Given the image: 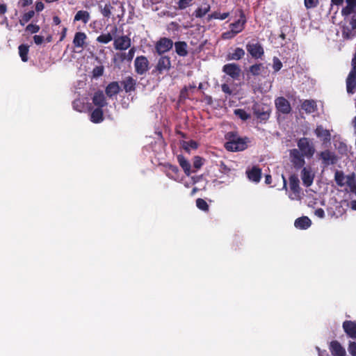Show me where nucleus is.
<instances>
[{
  "label": "nucleus",
  "instance_id": "f257e3e1",
  "mask_svg": "<svg viewBox=\"0 0 356 356\" xmlns=\"http://www.w3.org/2000/svg\"><path fill=\"white\" fill-rule=\"evenodd\" d=\"M226 142L225 148L229 152H241L248 148V143L250 142L247 137H241L237 132L229 131L225 135Z\"/></svg>",
  "mask_w": 356,
  "mask_h": 356
},
{
  "label": "nucleus",
  "instance_id": "f03ea898",
  "mask_svg": "<svg viewBox=\"0 0 356 356\" xmlns=\"http://www.w3.org/2000/svg\"><path fill=\"white\" fill-rule=\"evenodd\" d=\"M298 150L307 159H311L315 154L316 149L310 138L302 137L297 140Z\"/></svg>",
  "mask_w": 356,
  "mask_h": 356
},
{
  "label": "nucleus",
  "instance_id": "7ed1b4c3",
  "mask_svg": "<svg viewBox=\"0 0 356 356\" xmlns=\"http://www.w3.org/2000/svg\"><path fill=\"white\" fill-rule=\"evenodd\" d=\"M289 158L293 166L296 170L304 167L305 164V158L306 157L297 149L294 148L289 150Z\"/></svg>",
  "mask_w": 356,
  "mask_h": 356
},
{
  "label": "nucleus",
  "instance_id": "20e7f679",
  "mask_svg": "<svg viewBox=\"0 0 356 356\" xmlns=\"http://www.w3.org/2000/svg\"><path fill=\"white\" fill-rule=\"evenodd\" d=\"M173 42L171 39L163 37L161 38L155 44V50L159 55L169 51L173 47Z\"/></svg>",
  "mask_w": 356,
  "mask_h": 356
},
{
  "label": "nucleus",
  "instance_id": "39448f33",
  "mask_svg": "<svg viewBox=\"0 0 356 356\" xmlns=\"http://www.w3.org/2000/svg\"><path fill=\"white\" fill-rule=\"evenodd\" d=\"M254 114L261 121L267 120L270 115V108L266 104H255L253 106Z\"/></svg>",
  "mask_w": 356,
  "mask_h": 356
},
{
  "label": "nucleus",
  "instance_id": "423d86ee",
  "mask_svg": "<svg viewBox=\"0 0 356 356\" xmlns=\"http://www.w3.org/2000/svg\"><path fill=\"white\" fill-rule=\"evenodd\" d=\"M149 63L145 56H137L134 61L135 72L139 75L145 74L148 70Z\"/></svg>",
  "mask_w": 356,
  "mask_h": 356
},
{
  "label": "nucleus",
  "instance_id": "0eeeda50",
  "mask_svg": "<svg viewBox=\"0 0 356 356\" xmlns=\"http://www.w3.org/2000/svg\"><path fill=\"white\" fill-rule=\"evenodd\" d=\"M275 105L277 111L282 114L287 115L291 111V106L289 102L284 97H277L275 100Z\"/></svg>",
  "mask_w": 356,
  "mask_h": 356
},
{
  "label": "nucleus",
  "instance_id": "6e6552de",
  "mask_svg": "<svg viewBox=\"0 0 356 356\" xmlns=\"http://www.w3.org/2000/svg\"><path fill=\"white\" fill-rule=\"evenodd\" d=\"M161 56L155 66V72L159 74L169 71L172 67L170 58L168 56Z\"/></svg>",
  "mask_w": 356,
  "mask_h": 356
},
{
  "label": "nucleus",
  "instance_id": "1a4fd4ad",
  "mask_svg": "<svg viewBox=\"0 0 356 356\" xmlns=\"http://www.w3.org/2000/svg\"><path fill=\"white\" fill-rule=\"evenodd\" d=\"M246 49L250 56L255 59L261 58L264 54V48L259 42L248 43Z\"/></svg>",
  "mask_w": 356,
  "mask_h": 356
},
{
  "label": "nucleus",
  "instance_id": "9d476101",
  "mask_svg": "<svg viewBox=\"0 0 356 356\" xmlns=\"http://www.w3.org/2000/svg\"><path fill=\"white\" fill-rule=\"evenodd\" d=\"M318 157L322 160L325 165H334L337 162L338 158L334 152L330 149H325L318 154Z\"/></svg>",
  "mask_w": 356,
  "mask_h": 356
},
{
  "label": "nucleus",
  "instance_id": "9b49d317",
  "mask_svg": "<svg viewBox=\"0 0 356 356\" xmlns=\"http://www.w3.org/2000/svg\"><path fill=\"white\" fill-rule=\"evenodd\" d=\"M131 40L128 35H122L114 38L113 46L116 50H126L131 47Z\"/></svg>",
  "mask_w": 356,
  "mask_h": 356
},
{
  "label": "nucleus",
  "instance_id": "f8f14e48",
  "mask_svg": "<svg viewBox=\"0 0 356 356\" xmlns=\"http://www.w3.org/2000/svg\"><path fill=\"white\" fill-rule=\"evenodd\" d=\"M346 90L348 94H354L356 90V67H352L346 80Z\"/></svg>",
  "mask_w": 356,
  "mask_h": 356
},
{
  "label": "nucleus",
  "instance_id": "ddd939ff",
  "mask_svg": "<svg viewBox=\"0 0 356 356\" xmlns=\"http://www.w3.org/2000/svg\"><path fill=\"white\" fill-rule=\"evenodd\" d=\"M222 72L233 79H238L241 74V68L236 63H228L222 67Z\"/></svg>",
  "mask_w": 356,
  "mask_h": 356
},
{
  "label": "nucleus",
  "instance_id": "4468645a",
  "mask_svg": "<svg viewBox=\"0 0 356 356\" xmlns=\"http://www.w3.org/2000/svg\"><path fill=\"white\" fill-rule=\"evenodd\" d=\"M245 23V16L243 10H241L240 19L234 23H231L229 24V28L234 33L237 35L244 29Z\"/></svg>",
  "mask_w": 356,
  "mask_h": 356
},
{
  "label": "nucleus",
  "instance_id": "2eb2a0df",
  "mask_svg": "<svg viewBox=\"0 0 356 356\" xmlns=\"http://www.w3.org/2000/svg\"><path fill=\"white\" fill-rule=\"evenodd\" d=\"M137 81L131 76L125 77L122 81L121 85L123 87V90L127 93H131L134 92L136 89Z\"/></svg>",
  "mask_w": 356,
  "mask_h": 356
},
{
  "label": "nucleus",
  "instance_id": "dca6fc26",
  "mask_svg": "<svg viewBox=\"0 0 356 356\" xmlns=\"http://www.w3.org/2000/svg\"><path fill=\"white\" fill-rule=\"evenodd\" d=\"M329 349L333 356H346L345 348L337 340L332 341L330 343Z\"/></svg>",
  "mask_w": 356,
  "mask_h": 356
},
{
  "label": "nucleus",
  "instance_id": "f3484780",
  "mask_svg": "<svg viewBox=\"0 0 356 356\" xmlns=\"http://www.w3.org/2000/svg\"><path fill=\"white\" fill-rule=\"evenodd\" d=\"M342 326L344 332L349 337L356 339V322L345 321Z\"/></svg>",
  "mask_w": 356,
  "mask_h": 356
},
{
  "label": "nucleus",
  "instance_id": "a211bd4d",
  "mask_svg": "<svg viewBox=\"0 0 356 356\" xmlns=\"http://www.w3.org/2000/svg\"><path fill=\"white\" fill-rule=\"evenodd\" d=\"M248 178L255 183L260 181L261 178V170L258 166H253L246 171Z\"/></svg>",
  "mask_w": 356,
  "mask_h": 356
},
{
  "label": "nucleus",
  "instance_id": "6ab92c4d",
  "mask_svg": "<svg viewBox=\"0 0 356 356\" xmlns=\"http://www.w3.org/2000/svg\"><path fill=\"white\" fill-rule=\"evenodd\" d=\"M91 16L90 12L85 10H78L73 19V22H81L83 24H86L90 20Z\"/></svg>",
  "mask_w": 356,
  "mask_h": 356
},
{
  "label": "nucleus",
  "instance_id": "aec40b11",
  "mask_svg": "<svg viewBox=\"0 0 356 356\" xmlns=\"http://www.w3.org/2000/svg\"><path fill=\"white\" fill-rule=\"evenodd\" d=\"M301 178L303 184L305 186L309 187L313 183L314 175L312 174V171L309 169L303 167L301 171Z\"/></svg>",
  "mask_w": 356,
  "mask_h": 356
},
{
  "label": "nucleus",
  "instance_id": "412c9836",
  "mask_svg": "<svg viewBox=\"0 0 356 356\" xmlns=\"http://www.w3.org/2000/svg\"><path fill=\"white\" fill-rule=\"evenodd\" d=\"M117 31L118 28L116 26H114L111 33H102L97 38L96 40L97 42L102 44H108L113 40V35H115L117 33Z\"/></svg>",
  "mask_w": 356,
  "mask_h": 356
},
{
  "label": "nucleus",
  "instance_id": "4be33fe9",
  "mask_svg": "<svg viewBox=\"0 0 356 356\" xmlns=\"http://www.w3.org/2000/svg\"><path fill=\"white\" fill-rule=\"evenodd\" d=\"M163 166L165 168V174L170 179H176L178 178L179 170L177 165L166 163Z\"/></svg>",
  "mask_w": 356,
  "mask_h": 356
},
{
  "label": "nucleus",
  "instance_id": "5701e85b",
  "mask_svg": "<svg viewBox=\"0 0 356 356\" xmlns=\"http://www.w3.org/2000/svg\"><path fill=\"white\" fill-rule=\"evenodd\" d=\"M121 90L120 86L118 81L111 82L106 88L105 92L109 97H112L118 95Z\"/></svg>",
  "mask_w": 356,
  "mask_h": 356
},
{
  "label": "nucleus",
  "instance_id": "b1692460",
  "mask_svg": "<svg viewBox=\"0 0 356 356\" xmlns=\"http://www.w3.org/2000/svg\"><path fill=\"white\" fill-rule=\"evenodd\" d=\"M301 108L308 114L314 113L317 110L316 102L313 99H305L301 104Z\"/></svg>",
  "mask_w": 356,
  "mask_h": 356
},
{
  "label": "nucleus",
  "instance_id": "393cba45",
  "mask_svg": "<svg viewBox=\"0 0 356 356\" xmlns=\"http://www.w3.org/2000/svg\"><path fill=\"white\" fill-rule=\"evenodd\" d=\"M175 52L181 57H185L188 54V44L184 41H178L175 44Z\"/></svg>",
  "mask_w": 356,
  "mask_h": 356
},
{
  "label": "nucleus",
  "instance_id": "a878e982",
  "mask_svg": "<svg viewBox=\"0 0 356 356\" xmlns=\"http://www.w3.org/2000/svg\"><path fill=\"white\" fill-rule=\"evenodd\" d=\"M92 102L98 108H103L107 104L105 96L102 91H97L94 94Z\"/></svg>",
  "mask_w": 356,
  "mask_h": 356
},
{
  "label": "nucleus",
  "instance_id": "bb28decb",
  "mask_svg": "<svg viewBox=\"0 0 356 356\" xmlns=\"http://www.w3.org/2000/svg\"><path fill=\"white\" fill-rule=\"evenodd\" d=\"M87 35L83 32H76L73 39V44L75 47L83 48L86 44Z\"/></svg>",
  "mask_w": 356,
  "mask_h": 356
},
{
  "label": "nucleus",
  "instance_id": "cd10ccee",
  "mask_svg": "<svg viewBox=\"0 0 356 356\" xmlns=\"http://www.w3.org/2000/svg\"><path fill=\"white\" fill-rule=\"evenodd\" d=\"M312 225L311 220L307 216H302L295 220L294 225L296 228L306 229Z\"/></svg>",
  "mask_w": 356,
  "mask_h": 356
},
{
  "label": "nucleus",
  "instance_id": "c85d7f7f",
  "mask_svg": "<svg viewBox=\"0 0 356 356\" xmlns=\"http://www.w3.org/2000/svg\"><path fill=\"white\" fill-rule=\"evenodd\" d=\"M245 51L241 47H236L233 52L229 53L227 56V60H238L245 56Z\"/></svg>",
  "mask_w": 356,
  "mask_h": 356
},
{
  "label": "nucleus",
  "instance_id": "c756f323",
  "mask_svg": "<svg viewBox=\"0 0 356 356\" xmlns=\"http://www.w3.org/2000/svg\"><path fill=\"white\" fill-rule=\"evenodd\" d=\"M314 133L318 138H323L324 142H328L330 140L331 134L327 129H324L322 125H318L314 130Z\"/></svg>",
  "mask_w": 356,
  "mask_h": 356
},
{
  "label": "nucleus",
  "instance_id": "7c9ffc66",
  "mask_svg": "<svg viewBox=\"0 0 356 356\" xmlns=\"http://www.w3.org/2000/svg\"><path fill=\"white\" fill-rule=\"evenodd\" d=\"M177 158V161L183 169L184 173L187 176H189L191 175V164L181 154L178 155Z\"/></svg>",
  "mask_w": 356,
  "mask_h": 356
},
{
  "label": "nucleus",
  "instance_id": "2f4dec72",
  "mask_svg": "<svg viewBox=\"0 0 356 356\" xmlns=\"http://www.w3.org/2000/svg\"><path fill=\"white\" fill-rule=\"evenodd\" d=\"M289 186L291 191L293 193H300V181L298 176L295 174L291 175L289 178Z\"/></svg>",
  "mask_w": 356,
  "mask_h": 356
},
{
  "label": "nucleus",
  "instance_id": "473e14b6",
  "mask_svg": "<svg viewBox=\"0 0 356 356\" xmlns=\"http://www.w3.org/2000/svg\"><path fill=\"white\" fill-rule=\"evenodd\" d=\"M104 120V113L102 108H96L92 111L90 115V120L93 123H99Z\"/></svg>",
  "mask_w": 356,
  "mask_h": 356
},
{
  "label": "nucleus",
  "instance_id": "72a5a7b5",
  "mask_svg": "<svg viewBox=\"0 0 356 356\" xmlns=\"http://www.w3.org/2000/svg\"><path fill=\"white\" fill-rule=\"evenodd\" d=\"M346 2L347 5L342 8L341 13L343 15H349L356 8V0H346Z\"/></svg>",
  "mask_w": 356,
  "mask_h": 356
},
{
  "label": "nucleus",
  "instance_id": "f704fd0d",
  "mask_svg": "<svg viewBox=\"0 0 356 356\" xmlns=\"http://www.w3.org/2000/svg\"><path fill=\"white\" fill-rule=\"evenodd\" d=\"M264 70L265 67L263 63H257L249 67L248 72L252 76H259L264 71Z\"/></svg>",
  "mask_w": 356,
  "mask_h": 356
},
{
  "label": "nucleus",
  "instance_id": "c9c22d12",
  "mask_svg": "<svg viewBox=\"0 0 356 356\" xmlns=\"http://www.w3.org/2000/svg\"><path fill=\"white\" fill-rule=\"evenodd\" d=\"M334 181L338 186L343 187L346 185V176L343 171L338 170L335 171Z\"/></svg>",
  "mask_w": 356,
  "mask_h": 356
},
{
  "label": "nucleus",
  "instance_id": "e433bc0d",
  "mask_svg": "<svg viewBox=\"0 0 356 356\" xmlns=\"http://www.w3.org/2000/svg\"><path fill=\"white\" fill-rule=\"evenodd\" d=\"M19 54L23 62H27L29 60V47L26 44H20L18 47Z\"/></svg>",
  "mask_w": 356,
  "mask_h": 356
},
{
  "label": "nucleus",
  "instance_id": "4c0bfd02",
  "mask_svg": "<svg viewBox=\"0 0 356 356\" xmlns=\"http://www.w3.org/2000/svg\"><path fill=\"white\" fill-rule=\"evenodd\" d=\"M342 35L344 38L351 39L356 35V30L350 29L349 24L344 25L342 27Z\"/></svg>",
  "mask_w": 356,
  "mask_h": 356
},
{
  "label": "nucleus",
  "instance_id": "58836bf2",
  "mask_svg": "<svg viewBox=\"0 0 356 356\" xmlns=\"http://www.w3.org/2000/svg\"><path fill=\"white\" fill-rule=\"evenodd\" d=\"M229 16V13H220V12L215 11L207 16V21L210 22L211 19H220L224 20Z\"/></svg>",
  "mask_w": 356,
  "mask_h": 356
},
{
  "label": "nucleus",
  "instance_id": "ea45409f",
  "mask_svg": "<svg viewBox=\"0 0 356 356\" xmlns=\"http://www.w3.org/2000/svg\"><path fill=\"white\" fill-rule=\"evenodd\" d=\"M136 52L135 47H131L127 53H122L120 55V61L123 62L124 60H127L128 62H131L134 58V54Z\"/></svg>",
  "mask_w": 356,
  "mask_h": 356
},
{
  "label": "nucleus",
  "instance_id": "a19ab883",
  "mask_svg": "<svg viewBox=\"0 0 356 356\" xmlns=\"http://www.w3.org/2000/svg\"><path fill=\"white\" fill-rule=\"evenodd\" d=\"M34 15L35 12L33 10H29V12L24 13L19 21V24L21 26H24L27 22H29L31 19V18L33 17Z\"/></svg>",
  "mask_w": 356,
  "mask_h": 356
},
{
  "label": "nucleus",
  "instance_id": "79ce46f5",
  "mask_svg": "<svg viewBox=\"0 0 356 356\" xmlns=\"http://www.w3.org/2000/svg\"><path fill=\"white\" fill-rule=\"evenodd\" d=\"M210 6L208 5L207 7L205 8H202V7H199L197 8L195 12H194V15L195 16V17L197 18H202L207 13L209 12L210 10Z\"/></svg>",
  "mask_w": 356,
  "mask_h": 356
},
{
  "label": "nucleus",
  "instance_id": "37998d69",
  "mask_svg": "<svg viewBox=\"0 0 356 356\" xmlns=\"http://www.w3.org/2000/svg\"><path fill=\"white\" fill-rule=\"evenodd\" d=\"M196 206L199 209L204 211H208L209 209L207 202L202 198H197L196 200Z\"/></svg>",
  "mask_w": 356,
  "mask_h": 356
},
{
  "label": "nucleus",
  "instance_id": "c03bdc74",
  "mask_svg": "<svg viewBox=\"0 0 356 356\" xmlns=\"http://www.w3.org/2000/svg\"><path fill=\"white\" fill-rule=\"evenodd\" d=\"M234 114L243 120H247L250 118V115L241 108L235 109Z\"/></svg>",
  "mask_w": 356,
  "mask_h": 356
},
{
  "label": "nucleus",
  "instance_id": "a18cd8bd",
  "mask_svg": "<svg viewBox=\"0 0 356 356\" xmlns=\"http://www.w3.org/2000/svg\"><path fill=\"white\" fill-rule=\"evenodd\" d=\"M183 147L186 151H189L190 149H196L198 147V144L193 140L184 141Z\"/></svg>",
  "mask_w": 356,
  "mask_h": 356
},
{
  "label": "nucleus",
  "instance_id": "49530a36",
  "mask_svg": "<svg viewBox=\"0 0 356 356\" xmlns=\"http://www.w3.org/2000/svg\"><path fill=\"white\" fill-rule=\"evenodd\" d=\"M318 4L319 0H304V5L307 10L315 8Z\"/></svg>",
  "mask_w": 356,
  "mask_h": 356
},
{
  "label": "nucleus",
  "instance_id": "de8ad7c7",
  "mask_svg": "<svg viewBox=\"0 0 356 356\" xmlns=\"http://www.w3.org/2000/svg\"><path fill=\"white\" fill-rule=\"evenodd\" d=\"M113 7L110 3L106 4L104 7L101 10V13L105 17L109 18L111 15V9Z\"/></svg>",
  "mask_w": 356,
  "mask_h": 356
},
{
  "label": "nucleus",
  "instance_id": "09e8293b",
  "mask_svg": "<svg viewBox=\"0 0 356 356\" xmlns=\"http://www.w3.org/2000/svg\"><path fill=\"white\" fill-rule=\"evenodd\" d=\"M282 67V63L277 57H274L273 59V68L275 72H277Z\"/></svg>",
  "mask_w": 356,
  "mask_h": 356
},
{
  "label": "nucleus",
  "instance_id": "8fccbe9b",
  "mask_svg": "<svg viewBox=\"0 0 356 356\" xmlns=\"http://www.w3.org/2000/svg\"><path fill=\"white\" fill-rule=\"evenodd\" d=\"M346 184L348 185L350 188L355 185V175L354 173L351 175L346 176Z\"/></svg>",
  "mask_w": 356,
  "mask_h": 356
},
{
  "label": "nucleus",
  "instance_id": "3c124183",
  "mask_svg": "<svg viewBox=\"0 0 356 356\" xmlns=\"http://www.w3.org/2000/svg\"><path fill=\"white\" fill-rule=\"evenodd\" d=\"M25 30L31 33H36L40 31V26L37 24H29L26 26Z\"/></svg>",
  "mask_w": 356,
  "mask_h": 356
},
{
  "label": "nucleus",
  "instance_id": "603ef678",
  "mask_svg": "<svg viewBox=\"0 0 356 356\" xmlns=\"http://www.w3.org/2000/svg\"><path fill=\"white\" fill-rule=\"evenodd\" d=\"M192 1L193 0H179L177 3L179 9L184 10L186 8L191 4Z\"/></svg>",
  "mask_w": 356,
  "mask_h": 356
},
{
  "label": "nucleus",
  "instance_id": "864d4df0",
  "mask_svg": "<svg viewBox=\"0 0 356 356\" xmlns=\"http://www.w3.org/2000/svg\"><path fill=\"white\" fill-rule=\"evenodd\" d=\"M348 349L351 356H356V342L350 341Z\"/></svg>",
  "mask_w": 356,
  "mask_h": 356
},
{
  "label": "nucleus",
  "instance_id": "5fc2aeb1",
  "mask_svg": "<svg viewBox=\"0 0 356 356\" xmlns=\"http://www.w3.org/2000/svg\"><path fill=\"white\" fill-rule=\"evenodd\" d=\"M203 165L202 159L200 156H195L193 161V167L196 169H199Z\"/></svg>",
  "mask_w": 356,
  "mask_h": 356
},
{
  "label": "nucleus",
  "instance_id": "6e6d98bb",
  "mask_svg": "<svg viewBox=\"0 0 356 356\" xmlns=\"http://www.w3.org/2000/svg\"><path fill=\"white\" fill-rule=\"evenodd\" d=\"M236 34L234 33L230 29L229 31H227L222 33V38L223 39H231L234 38Z\"/></svg>",
  "mask_w": 356,
  "mask_h": 356
},
{
  "label": "nucleus",
  "instance_id": "4d7b16f0",
  "mask_svg": "<svg viewBox=\"0 0 356 356\" xmlns=\"http://www.w3.org/2000/svg\"><path fill=\"white\" fill-rule=\"evenodd\" d=\"M103 72H104V70H103L102 67H96L93 70V74L95 76H99L103 74Z\"/></svg>",
  "mask_w": 356,
  "mask_h": 356
},
{
  "label": "nucleus",
  "instance_id": "13d9d810",
  "mask_svg": "<svg viewBox=\"0 0 356 356\" xmlns=\"http://www.w3.org/2000/svg\"><path fill=\"white\" fill-rule=\"evenodd\" d=\"M33 40H34V42L39 45V44H41L43 41H44V37L43 36H41V35H35L33 36Z\"/></svg>",
  "mask_w": 356,
  "mask_h": 356
},
{
  "label": "nucleus",
  "instance_id": "bf43d9fd",
  "mask_svg": "<svg viewBox=\"0 0 356 356\" xmlns=\"http://www.w3.org/2000/svg\"><path fill=\"white\" fill-rule=\"evenodd\" d=\"M314 214L320 218H323L325 217V211L322 208H318L316 209L314 211Z\"/></svg>",
  "mask_w": 356,
  "mask_h": 356
},
{
  "label": "nucleus",
  "instance_id": "052dcab7",
  "mask_svg": "<svg viewBox=\"0 0 356 356\" xmlns=\"http://www.w3.org/2000/svg\"><path fill=\"white\" fill-rule=\"evenodd\" d=\"M221 89H222V92H224L225 93H226L227 95H231L232 92V91L230 89L229 86L227 84H226V83L222 84Z\"/></svg>",
  "mask_w": 356,
  "mask_h": 356
},
{
  "label": "nucleus",
  "instance_id": "680f3d73",
  "mask_svg": "<svg viewBox=\"0 0 356 356\" xmlns=\"http://www.w3.org/2000/svg\"><path fill=\"white\" fill-rule=\"evenodd\" d=\"M44 8V5L41 1H36L35 10L37 12H40V11L43 10Z\"/></svg>",
  "mask_w": 356,
  "mask_h": 356
},
{
  "label": "nucleus",
  "instance_id": "e2e57ef3",
  "mask_svg": "<svg viewBox=\"0 0 356 356\" xmlns=\"http://www.w3.org/2000/svg\"><path fill=\"white\" fill-rule=\"evenodd\" d=\"M19 3H21V6L24 8L29 6L33 3V0H21Z\"/></svg>",
  "mask_w": 356,
  "mask_h": 356
},
{
  "label": "nucleus",
  "instance_id": "0e129e2a",
  "mask_svg": "<svg viewBox=\"0 0 356 356\" xmlns=\"http://www.w3.org/2000/svg\"><path fill=\"white\" fill-rule=\"evenodd\" d=\"M220 170L223 173H228L229 172L230 169L223 162H222L220 164Z\"/></svg>",
  "mask_w": 356,
  "mask_h": 356
},
{
  "label": "nucleus",
  "instance_id": "69168bd1",
  "mask_svg": "<svg viewBox=\"0 0 356 356\" xmlns=\"http://www.w3.org/2000/svg\"><path fill=\"white\" fill-rule=\"evenodd\" d=\"M348 24H350V29L356 30V17L354 16Z\"/></svg>",
  "mask_w": 356,
  "mask_h": 356
},
{
  "label": "nucleus",
  "instance_id": "338daca9",
  "mask_svg": "<svg viewBox=\"0 0 356 356\" xmlns=\"http://www.w3.org/2000/svg\"><path fill=\"white\" fill-rule=\"evenodd\" d=\"M67 29L66 27H64L61 31V33H60V41H63L65 38L66 37V34H67Z\"/></svg>",
  "mask_w": 356,
  "mask_h": 356
},
{
  "label": "nucleus",
  "instance_id": "774afa93",
  "mask_svg": "<svg viewBox=\"0 0 356 356\" xmlns=\"http://www.w3.org/2000/svg\"><path fill=\"white\" fill-rule=\"evenodd\" d=\"M7 10V6L6 4H0V15H3Z\"/></svg>",
  "mask_w": 356,
  "mask_h": 356
}]
</instances>
